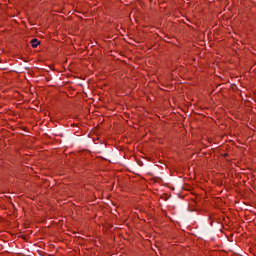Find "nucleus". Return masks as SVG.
Listing matches in <instances>:
<instances>
[{"instance_id":"1","label":"nucleus","mask_w":256,"mask_h":256,"mask_svg":"<svg viewBox=\"0 0 256 256\" xmlns=\"http://www.w3.org/2000/svg\"><path fill=\"white\" fill-rule=\"evenodd\" d=\"M31 45L32 47L35 49L37 47H39V40H37V38H34L31 40Z\"/></svg>"}]
</instances>
